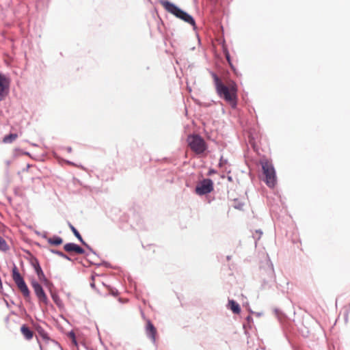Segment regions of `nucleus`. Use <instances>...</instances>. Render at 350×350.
I'll list each match as a JSON object with an SVG mask.
<instances>
[{
  "label": "nucleus",
  "mask_w": 350,
  "mask_h": 350,
  "mask_svg": "<svg viewBox=\"0 0 350 350\" xmlns=\"http://www.w3.org/2000/svg\"><path fill=\"white\" fill-rule=\"evenodd\" d=\"M213 79L216 92L218 96L229 103L232 107H235L237 103V85L236 83L229 79L224 81L215 74L211 73Z\"/></svg>",
  "instance_id": "obj_1"
},
{
  "label": "nucleus",
  "mask_w": 350,
  "mask_h": 350,
  "mask_svg": "<svg viewBox=\"0 0 350 350\" xmlns=\"http://www.w3.org/2000/svg\"><path fill=\"white\" fill-rule=\"evenodd\" d=\"M160 3L168 12L174 14L177 18L182 19L183 21L189 24H191V25H195V21L193 18L189 14L175 5L174 3L166 0L161 1Z\"/></svg>",
  "instance_id": "obj_2"
},
{
  "label": "nucleus",
  "mask_w": 350,
  "mask_h": 350,
  "mask_svg": "<svg viewBox=\"0 0 350 350\" xmlns=\"http://www.w3.org/2000/svg\"><path fill=\"white\" fill-rule=\"evenodd\" d=\"M187 143L189 148L198 155L203 154L207 149V144L204 139L197 134L189 135Z\"/></svg>",
  "instance_id": "obj_3"
},
{
  "label": "nucleus",
  "mask_w": 350,
  "mask_h": 350,
  "mask_svg": "<svg viewBox=\"0 0 350 350\" xmlns=\"http://www.w3.org/2000/svg\"><path fill=\"white\" fill-rule=\"evenodd\" d=\"M260 163L266 184L269 187H273L276 183V176L272 163L268 160H262Z\"/></svg>",
  "instance_id": "obj_4"
},
{
  "label": "nucleus",
  "mask_w": 350,
  "mask_h": 350,
  "mask_svg": "<svg viewBox=\"0 0 350 350\" xmlns=\"http://www.w3.org/2000/svg\"><path fill=\"white\" fill-rule=\"evenodd\" d=\"M12 279L26 300L30 299V291L16 267L12 269Z\"/></svg>",
  "instance_id": "obj_5"
},
{
  "label": "nucleus",
  "mask_w": 350,
  "mask_h": 350,
  "mask_svg": "<svg viewBox=\"0 0 350 350\" xmlns=\"http://www.w3.org/2000/svg\"><path fill=\"white\" fill-rule=\"evenodd\" d=\"M213 190V183L211 179L206 178L201 181L196 187V192L198 195H205Z\"/></svg>",
  "instance_id": "obj_6"
},
{
  "label": "nucleus",
  "mask_w": 350,
  "mask_h": 350,
  "mask_svg": "<svg viewBox=\"0 0 350 350\" xmlns=\"http://www.w3.org/2000/svg\"><path fill=\"white\" fill-rule=\"evenodd\" d=\"M31 284L38 300L41 302L46 304L48 301V298L41 285L35 280H33Z\"/></svg>",
  "instance_id": "obj_7"
},
{
  "label": "nucleus",
  "mask_w": 350,
  "mask_h": 350,
  "mask_svg": "<svg viewBox=\"0 0 350 350\" xmlns=\"http://www.w3.org/2000/svg\"><path fill=\"white\" fill-rule=\"evenodd\" d=\"M9 86L10 80L5 76L0 74V101L8 94Z\"/></svg>",
  "instance_id": "obj_8"
},
{
  "label": "nucleus",
  "mask_w": 350,
  "mask_h": 350,
  "mask_svg": "<svg viewBox=\"0 0 350 350\" xmlns=\"http://www.w3.org/2000/svg\"><path fill=\"white\" fill-rule=\"evenodd\" d=\"M64 249L67 252H75L78 254H83L85 252V250L82 247L72 243L64 245Z\"/></svg>",
  "instance_id": "obj_9"
},
{
  "label": "nucleus",
  "mask_w": 350,
  "mask_h": 350,
  "mask_svg": "<svg viewBox=\"0 0 350 350\" xmlns=\"http://www.w3.org/2000/svg\"><path fill=\"white\" fill-rule=\"evenodd\" d=\"M146 332L148 336L154 342L156 341L157 329L150 320L146 322Z\"/></svg>",
  "instance_id": "obj_10"
},
{
  "label": "nucleus",
  "mask_w": 350,
  "mask_h": 350,
  "mask_svg": "<svg viewBox=\"0 0 350 350\" xmlns=\"http://www.w3.org/2000/svg\"><path fill=\"white\" fill-rule=\"evenodd\" d=\"M32 265L34 267V269L37 273V275H38L40 281L43 282H46L47 279H46L43 271L42 270V268L40 266L38 261L37 260H34L32 262Z\"/></svg>",
  "instance_id": "obj_11"
},
{
  "label": "nucleus",
  "mask_w": 350,
  "mask_h": 350,
  "mask_svg": "<svg viewBox=\"0 0 350 350\" xmlns=\"http://www.w3.org/2000/svg\"><path fill=\"white\" fill-rule=\"evenodd\" d=\"M21 332L24 338L30 340L33 337V332L26 325H23L21 327Z\"/></svg>",
  "instance_id": "obj_12"
},
{
  "label": "nucleus",
  "mask_w": 350,
  "mask_h": 350,
  "mask_svg": "<svg viewBox=\"0 0 350 350\" xmlns=\"http://www.w3.org/2000/svg\"><path fill=\"white\" fill-rule=\"evenodd\" d=\"M228 306L230 309L234 313V314H239L241 312V308L239 305L234 300H229L228 301Z\"/></svg>",
  "instance_id": "obj_13"
},
{
  "label": "nucleus",
  "mask_w": 350,
  "mask_h": 350,
  "mask_svg": "<svg viewBox=\"0 0 350 350\" xmlns=\"http://www.w3.org/2000/svg\"><path fill=\"white\" fill-rule=\"evenodd\" d=\"M18 138V135L16 133H10L8 135H5L3 138L2 142L4 144H11L14 141H15Z\"/></svg>",
  "instance_id": "obj_14"
},
{
  "label": "nucleus",
  "mask_w": 350,
  "mask_h": 350,
  "mask_svg": "<svg viewBox=\"0 0 350 350\" xmlns=\"http://www.w3.org/2000/svg\"><path fill=\"white\" fill-rule=\"evenodd\" d=\"M48 243L52 245H59L63 243V239L57 236L50 237L47 239Z\"/></svg>",
  "instance_id": "obj_15"
},
{
  "label": "nucleus",
  "mask_w": 350,
  "mask_h": 350,
  "mask_svg": "<svg viewBox=\"0 0 350 350\" xmlns=\"http://www.w3.org/2000/svg\"><path fill=\"white\" fill-rule=\"evenodd\" d=\"M37 331L38 334L46 342H48L50 340V338L48 335V334L40 327H38L37 328Z\"/></svg>",
  "instance_id": "obj_16"
},
{
  "label": "nucleus",
  "mask_w": 350,
  "mask_h": 350,
  "mask_svg": "<svg viewBox=\"0 0 350 350\" xmlns=\"http://www.w3.org/2000/svg\"><path fill=\"white\" fill-rule=\"evenodd\" d=\"M69 227L70 228V230H72V232H73V234H75V236L84 245H85L84 241L83 240L81 234H79V232L77 231V230L72 225V224H69Z\"/></svg>",
  "instance_id": "obj_17"
},
{
  "label": "nucleus",
  "mask_w": 350,
  "mask_h": 350,
  "mask_svg": "<svg viewBox=\"0 0 350 350\" xmlns=\"http://www.w3.org/2000/svg\"><path fill=\"white\" fill-rule=\"evenodd\" d=\"M9 247L3 238L0 236V250L6 251Z\"/></svg>",
  "instance_id": "obj_18"
},
{
  "label": "nucleus",
  "mask_w": 350,
  "mask_h": 350,
  "mask_svg": "<svg viewBox=\"0 0 350 350\" xmlns=\"http://www.w3.org/2000/svg\"><path fill=\"white\" fill-rule=\"evenodd\" d=\"M53 252L56 254H57L58 256H59L62 258L70 260V258L68 256H66L65 254H64L62 252H60V251H53Z\"/></svg>",
  "instance_id": "obj_19"
},
{
  "label": "nucleus",
  "mask_w": 350,
  "mask_h": 350,
  "mask_svg": "<svg viewBox=\"0 0 350 350\" xmlns=\"http://www.w3.org/2000/svg\"><path fill=\"white\" fill-rule=\"evenodd\" d=\"M52 298L57 305H59L60 300H59V298L58 297V296L53 295Z\"/></svg>",
  "instance_id": "obj_20"
},
{
  "label": "nucleus",
  "mask_w": 350,
  "mask_h": 350,
  "mask_svg": "<svg viewBox=\"0 0 350 350\" xmlns=\"http://www.w3.org/2000/svg\"><path fill=\"white\" fill-rule=\"evenodd\" d=\"M226 59L228 61V62L229 63V64L230 65V66L232 68V65L231 64V61H230V55L228 53H226Z\"/></svg>",
  "instance_id": "obj_21"
},
{
  "label": "nucleus",
  "mask_w": 350,
  "mask_h": 350,
  "mask_svg": "<svg viewBox=\"0 0 350 350\" xmlns=\"http://www.w3.org/2000/svg\"><path fill=\"white\" fill-rule=\"evenodd\" d=\"M94 278L95 277L94 275L92 276L91 279H92V282L90 283L91 287H92L94 288H95Z\"/></svg>",
  "instance_id": "obj_22"
},
{
  "label": "nucleus",
  "mask_w": 350,
  "mask_h": 350,
  "mask_svg": "<svg viewBox=\"0 0 350 350\" xmlns=\"http://www.w3.org/2000/svg\"><path fill=\"white\" fill-rule=\"evenodd\" d=\"M215 170H211L208 172V175H211V174H215Z\"/></svg>",
  "instance_id": "obj_23"
}]
</instances>
